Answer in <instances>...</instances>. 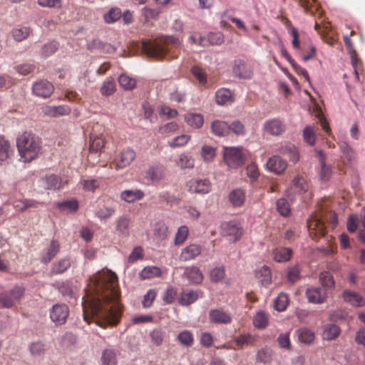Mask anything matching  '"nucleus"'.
<instances>
[{"instance_id":"obj_1","label":"nucleus","mask_w":365,"mask_h":365,"mask_svg":"<svg viewBox=\"0 0 365 365\" xmlns=\"http://www.w3.org/2000/svg\"><path fill=\"white\" fill-rule=\"evenodd\" d=\"M82 305L85 321L94 318L99 327L116 326L122 314L116 274L102 269L91 277Z\"/></svg>"},{"instance_id":"obj_2","label":"nucleus","mask_w":365,"mask_h":365,"mask_svg":"<svg viewBox=\"0 0 365 365\" xmlns=\"http://www.w3.org/2000/svg\"><path fill=\"white\" fill-rule=\"evenodd\" d=\"M180 41L173 36H160L154 40L143 41L142 51L148 57L156 59L177 57L175 50L179 47Z\"/></svg>"},{"instance_id":"obj_3","label":"nucleus","mask_w":365,"mask_h":365,"mask_svg":"<svg viewBox=\"0 0 365 365\" xmlns=\"http://www.w3.org/2000/svg\"><path fill=\"white\" fill-rule=\"evenodd\" d=\"M41 140L31 132L26 131L16 140V147L21 159L24 163H30L36 159L41 150Z\"/></svg>"},{"instance_id":"obj_4","label":"nucleus","mask_w":365,"mask_h":365,"mask_svg":"<svg viewBox=\"0 0 365 365\" xmlns=\"http://www.w3.org/2000/svg\"><path fill=\"white\" fill-rule=\"evenodd\" d=\"M330 220L331 224L335 225L337 221L336 215L334 212H329L324 216L321 212L319 214H316L312 216L307 222V227L309 233V236L312 239H317L325 235V225L324 221Z\"/></svg>"},{"instance_id":"obj_5","label":"nucleus","mask_w":365,"mask_h":365,"mask_svg":"<svg viewBox=\"0 0 365 365\" xmlns=\"http://www.w3.org/2000/svg\"><path fill=\"white\" fill-rule=\"evenodd\" d=\"M245 159L246 154L242 148H225L224 160L228 167L237 168L245 163Z\"/></svg>"},{"instance_id":"obj_6","label":"nucleus","mask_w":365,"mask_h":365,"mask_svg":"<svg viewBox=\"0 0 365 365\" xmlns=\"http://www.w3.org/2000/svg\"><path fill=\"white\" fill-rule=\"evenodd\" d=\"M25 289L22 287H15L11 290L0 294V304L4 308H11L19 302L24 294Z\"/></svg>"},{"instance_id":"obj_7","label":"nucleus","mask_w":365,"mask_h":365,"mask_svg":"<svg viewBox=\"0 0 365 365\" xmlns=\"http://www.w3.org/2000/svg\"><path fill=\"white\" fill-rule=\"evenodd\" d=\"M243 233L242 226L235 220L225 222L221 225V234L231 242L238 241Z\"/></svg>"},{"instance_id":"obj_8","label":"nucleus","mask_w":365,"mask_h":365,"mask_svg":"<svg viewBox=\"0 0 365 365\" xmlns=\"http://www.w3.org/2000/svg\"><path fill=\"white\" fill-rule=\"evenodd\" d=\"M136 153L130 148L120 150L115 157L113 164L116 170L123 169L129 166L135 159Z\"/></svg>"},{"instance_id":"obj_9","label":"nucleus","mask_w":365,"mask_h":365,"mask_svg":"<svg viewBox=\"0 0 365 365\" xmlns=\"http://www.w3.org/2000/svg\"><path fill=\"white\" fill-rule=\"evenodd\" d=\"M69 314V309L65 304H56L50 310V318L56 325L64 324Z\"/></svg>"},{"instance_id":"obj_10","label":"nucleus","mask_w":365,"mask_h":365,"mask_svg":"<svg viewBox=\"0 0 365 365\" xmlns=\"http://www.w3.org/2000/svg\"><path fill=\"white\" fill-rule=\"evenodd\" d=\"M208 317L210 322L213 324H230L232 322V314L221 308L210 309Z\"/></svg>"},{"instance_id":"obj_11","label":"nucleus","mask_w":365,"mask_h":365,"mask_svg":"<svg viewBox=\"0 0 365 365\" xmlns=\"http://www.w3.org/2000/svg\"><path fill=\"white\" fill-rule=\"evenodd\" d=\"M285 130V125L278 118H272L267 120L263 125V131L265 134L278 136Z\"/></svg>"},{"instance_id":"obj_12","label":"nucleus","mask_w":365,"mask_h":365,"mask_svg":"<svg viewBox=\"0 0 365 365\" xmlns=\"http://www.w3.org/2000/svg\"><path fill=\"white\" fill-rule=\"evenodd\" d=\"M306 297L309 302L319 304L326 302L328 292L322 287H312L307 289Z\"/></svg>"},{"instance_id":"obj_13","label":"nucleus","mask_w":365,"mask_h":365,"mask_svg":"<svg viewBox=\"0 0 365 365\" xmlns=\"http://www.w3.org/2000/svg\"><path fill=\"white\" fill-rule=\"evenodd\" d=\"M343 38L345 46L351 58V64L354 70L355 78L356 81H359L358 69L361 66V61L357 56L356 52L354 49V44L350 38V36H349L348 35H344Z\"/></svg>"},{"instance_id":"obj_14","label":"nucleus","mask_w":365,"mask_h":365,"mask_svg":"<svg viewBox=\"0 0 365 365\" xmlns=\"http://www.w3.org/2000/svg\"><path fill=\"white\" fill-rule=\"evenodd\" d=\"M54 91V87L48 81L40 80L34 83L32 87L33 93L41 98L49 97Z\"/></svg>"},{"instance_id":"obj_15","label":"nucleus","mask_w":365,"mask_h":365,"mask_svg":"<svg viewBox=\"0 0 365 365\" xmlns=\"http://www.w3.org/2000/svg\"><path fill=\"white\" fill-rule=\"evenodd\" d=\"M187 187L190 192L206 194L210 191L211 184L207 179H195L189 181L187 184Z\"/></svg>"},{"instance_id":"obj_16","label":"nucleus","mask_w":365,"mask_h":365,"mask_svg":"<svg viewBox=\"0 0 365 365\" xmlns=\"http://www.w3.org/2000/svg\"><path fill=\"white\" fill-rule=\"evenodd\" d=\"M43 203L34 199H27L24 197L16 198L13 202L12 205L16 211L24 212L29 209L38 208Z\"/></svg>"},{"instance_id":"obj_17","label":"nucleus","mask_w":365,"mask_h":365,"mask_svg":"<svg viewBox=\"0 0 365 365\" xmlns=\"http://www.w3.org/2000/svg\"><path fill=\"white\" fill-rule=\"evenodd\" d=\"M60 251V244L56 240H52L49 245L43 251L40 260L43 264L50 262Z\"/></svg>"},{"instance_id":"obj_18","label":"nucleus","mask_w":365,"mask_h":365,"mask_svg":"<svg viewBox=\"0 0 365 365\" xmlns=\"http://www.w3.org/2000/svg\"><path fill=\"white\" fill-rule=\"evenodd\" d=\"M287 166V162L278 155H273L269 158L267 163V168L277 175L283 173L286 170Z\"/></svg>"},{"instance_id":"obj_19","label":"nucleus","mask_w":365,"mask_h":365,"mask_svg":"<svg viewBox=\"0 0 365 365\" xmlns=\"http://www.w3.org/2000/svg\"><path fill=\"white\" fill-rule=\"evenodd\" d=\"M232 71L235 76L245 79L251 78L253 74L250 66L241 60L235 61Z\"/></svg>"},{"instance_id":"obj_20","label":"nucleus","mask_w":365,"mask_h":365,"mask_svg":"<svg viewBox=\"0 0 365 365\" xmlns=\"http://www.w3.org/2000/svg\"><path fill=\"white\" fill-rule=\"evenodd\" d=\"M131 219L128 215H123L115 221V230L120 237H128L130 235Z\"/></svg>"},{"instance_id":"obj_21","label":"nucleus","mask_w":365,"mask_h":365,"mask_svg":"<svg viewBox=\"0 0 365 365\" xmlns=\"http://www.w3.org/2000/svg\"><path fill=\"white\" fill-rule=\"evenodd\" d=\"M344 302L354 307H362L365 305V298L359 293L351 290H345L342 294Z\"/></svg>"},{"instance_id":"obj_22","label":"nucleus","mask_w":365,"mask_h":365,"mask_svg":"<svg viewBox=\"0 0 365 365\" xmlns=\"http://www.w3.org/2000/svg\"><path fill=\"white\" fill-rule=\"evenodd\" d=\"M45 188L47 190H57L63 188L66 182L62 181V179L56 175L51 174L47 175L42 178Z\"/></svg>"},{"instance_id":"obj_23","label":"nucleus","mask_w":365,"mask_h":365,"mask_svg":"<svg viewBox=\"0 0 365 365\" xmlns=\"http://www.w3.org/2000/svg\"><path fill=\"white\" fill-rule=\"evenodd\" d=\"M202 252L200 245L191 244L182 250L180 258L182 261H189L199 256Z\"/></svg>"},{"instance_id":"obj_24","label":"nucleus","mask_w":365,"mask_h":365,"mask_svg":"<svg viewBox=\"0 0 365 365\" xmlns=\"http://www.w3.org/2000/svg\"><path fill=\"white\" fill-rule=\"evenodd\" d=\"M144 197L145 192L140 189L125 190L120 195V198L128 203L141 200Z\"/></svg>"},{"instance_id":"obj_25","label":"nucleus","mask_w":365,"mask_h":365,"mask_svg":"<svg viewBox=\"0 0 365 365\" xmlns=\"http://www.w3.org/2000/svg\"><path fill=\"white\" fill-rule=\"evenodd\" d=\"M279 153L289 158V160L296 163L299 158L297 147L289 143L282 145L278 150Z\"/></svg>"},{"instance_id":"obj_26","label":"nucleus","mask_w":365,"mask_h":365,"mask_svg":"<svg viewBox=\"0 0 365 365\" xmlns=\"http://www.w3.org/2000/svg\"><path fill=\"white\" fill-rule=\"evenodd\" d=\"M165 169L162 165L150 166L145 173V178L153 182H158L164 178Z\"/></svg>"},{"instance_id":"obj_27","label":"nucleus","mask_w":365,"mask_h":365,"mask_svg":"<svg viewBox=\"0 0 365 365\" xmlns=\"http://www.w3.org/2000/svg\"><path fill=\"white\" fill-rule=\"evenodd\" d=\"M255 277L258 282L264 287H267L272 283L271 269L267 266H262L255 271Z\"/></svg>"},{"instance_id":"obj_28","label":"nucleus","mask_w":365,"mask_h":365,"mask_svg":"<svg viewBox=\"0 0 365 365\" xmlns=\"http://www.w3.org/2000/svg\"><path fill=\"white\" fill-rule=\"evenodd\" d=\"M216 103L218 105L231 103L234 101V96L230 90L225 88L218 89L215 93Z\"/></svg>"},{"instance_id":"obj_29","label":"nucleus","mask_w":365,"mask_h":365,"mask_svg":"<svg viewBox=\"0 0 365 365\" xmlns=\"http://www.w3.org/2000/svg\"><path fill=\"white\" fill-rule=\"evenodd\" d=\"M71 259L69 257H63L54 262L51 269L53 274H61L67 271L71 267Z\"/></svg>"},{"instance_id":"obj_30","label":"nucleus","mask_w":365,"mask_h":365,"mask_svg":"<svg viewBox=\"0 0 365 365\" xmlns=\"http://www.w3.org/2000/svg\"><path fill=\"white\" fill-rule=\"evenodd\" d=\"M29 350L32 356H41L46 353L47 345L46 342L41 340L33 341L29 345Z\"/></svg>"},{"instance_id":"obj_31","label":"nucleus","mask_w":365,"mask_h":365,"mask_svg":"<svg viewBox=\"0 0 365 365\" xmlns=\"http://www.w3.org/2000/svg\"><path fill=\"white\" fill-rule=\"evenodd\" d=\"M185 274L192 283L200 284L203 280V275L197 267L192 266L186 267Z\"/></svg>"},{"instance_id":"obj_32","label":"nucleus","mask_w":365,"mask_h":365,"mask_svg":"<svg viewBox=\"0 0 365 365\" xmlns=\"http://www.w3.org/2000/svg\"><path fill=\"white\" fill-rule=\"evenodd\" d=\"M64 297L72 298L74 296V287L69 281L57 282L53 284Z\"/></svg>"},{"instance_id":"obj_33","label":"nucleus","mask_w":365,"mask_h":365,"mask_svg":"<svg viewBox=\"0 0 365 365\" xmlns=\"http://www.w3.org/2000/svg\"><path fill=\"white\" fill-rule=\"evenodd\" d=\"M340 333L341 329L338 326L332 324H328L324 327L322 336L324 340L330 341L338 337Z\"/></svg>"},{"instance_id":"obj_34","label":"nucleus","mask_w":365,"mask_h":365,"mask_svg":"<svg viewBox=\"0 0 365 365\" xmlns=\"http://www.w3.org/2000/svg\"><path fill=\"white\" fill-rule=\"evenodd\" d=\"M274 259L278 262H287L291 259L292 250L287 247H277L273 250Z\"/></svg>"},{"instance_id":"obj_35","label":"nucleus","mask_w":365,"mask_h":365,"mask_svg":"<svg viewBox=\"0 0 365 365\" xmlns=\"http://www.w3.org/2000/svg\"><path fill=\"white\" fill-rule=\"evenodd\" d=\"M185 120L190 127L200 128L203 125L204 117L200 113H187L185 115Z\"/></svg>"},{"instance_id":"obj_36","label":"nucleus","mask_w":365,"mask_h":365,"mask_svg":"<svg viewBox=\"0 0 365 365\" xmlns=\"http://www.w3.org/2000/svg\"><path fill=\"white\" fill-rule=\"evenodd\" d=\"M319 282L322 284V288H323V289L326 290L327 292L329 291L333 290L335 287V282L334 277L329 272L324 271L320 273Z\"/></svg>"},{"instance_id":"obj_37","label":"nucleus","mask_w":365,"mask_h":365,"mask_svg":"<svg viewBox=\"0 0 365 365\" xmlns=\"http://www.w3.org/2000/svg\"><path fill=\"white\" fill-rule=\"evenodd\" d=\"M199 298L197 292L193 290L183 291L179 297V303L182 306L189 305Z\"/></svg>"},{"instance_id":"obj_38","label":"nucleus","mask_w":365,"mask_h":365,"mask_svg":"<svg viewBox=\"0 0 365 365\" xmlns=\"http://www.w3.org/2000/svg\"><path fill=\"white\" fill-rule=\"evenodd\" d=\"M71 109L67 106H49L45 110V113L51 117H59L68 115Z\"/></svg>"},{"instance_id":"obj_39","label":"nucleus","mask_w":365,"mask_h":365,"mask_svg":"<svg viewBox=\"0 0 365 365\" xmlns=\"http://www.w3.org/2000/svg\"><path fill=\"white\" fill-rule=\"evenodd\" d=\"M11 153L12 150L9 140L0 136V165L10 157Z\"/></svg>"},{"instance_id":"obj_40","label":"nucleus","mask_w":365,"mask_h":365,"mask_svg":"<svg viewBox=\"0 0 365 365\" xmlns=\"http://www.w3.org/2000/svg\"><path fill=\"white\" fill-rule=\"evenodd\" d=\"M211 129L212 133L218 136L225 135L230 132V126L227 123L217 120L212 123Z\"/></svg>"},{"instance_id":"obj_41","label":"nucleus","mask_w":365,"mask_h":365,"mask_svg":"<svg viewBox=\"0 0 365 365\" xmlns=\"http://www.w3.org/2000/svg\"><path fill=\"white\" fill-rule=\"evenodd\" d=\"M11 34L15 41L21 42L32 34V29L27 26L14 28L13 29Z\"/></svg>"},{"instance_id":"obj_42","label":"nucleus","mask_w":365,"mask_h":365,"mask_svg":"<svg viewBox=\"0 0 365 365\" xmlns=\"http://www.w3.org/2000/svg\"><path fill=\"white\" fill-rule=\"evenodd\" d=\"M229 200L235 207H240L245 200V192L241 189H235L229 195Z\"/></svg>"},{"instance_id":"obj_43","label":"nucleus","mask_w":365,"mask_h":365,"mask_svg":"<svg viewBox=\"0 0 365 365\" xmlns=\"http://www.w3.org/2000/svg\"><path fill=\"white\" fill-rule=\"evenodd\" d=\"M103 365H116L117 354L115 350L111 349H105L101 358Z\"/></svg>"},{"instance_id":"obj_44","label":"nucleus","mask_w":365,"mask_h":365,"mask_svg":"<svg viewBox=\"0 0 365 365\" xmlns=\"http://www.w3.org/2000/svg\"><path fill=\"white\" fill-rule=\"evenodd\" d=\"M153 234L158 239L165 240L168 236V227L163 221H158L154 225Z\"/></svg>"},{"instance_id":"obj_45","label":"nucleus","mask_w":365,"mask_h":365,"mask_svg":"<svg viewBox=\"0 0 365 365\" xmlns=\"http://www.w3.org/2000/svg\"><path fill=\"white\" fill-rule=\"evenodd\" d=\"M191 73L201 86L207 85V76L202 68L199 66H194L191 68Z\"/></svg>"},{"instance_id":"obj_46","label":"nucleus","mask_w":365,"mask_h":365,"mask_svg":"<svg viewBox=\"0 0 365 365\" xmlns=\"http://www.w3.org/2000/svg\"><path fill=\"white\" fill-rule=\"evenodd\" d=\"M317 155L319 158V161L321 164V172H320V178L322 180L327 181L329 179L331 173V170L329 166H327L325 165V157L322 150L317 151Z\"/></svg>"},{"instance_id":"obj_47","label":"nucleus","mask_w":365,"mask_h":365,"mask_svg":"<svg viewBox=\"0 0 365 365\" xmlns=\"http://www.w3.org/2000/svg\"><path fill=\"white\" fill-rule=\"evenodd\" d=\"M238 348L242 349L244 346L253 345L255 337L250 334H241L234 339Z\"/></svg>"},{"instance_id":"obj_48","label":"nucleus","mask_w":365,"mask_h":365,"mask_svg":"<svg viewBox=\"0 0 365 365\" xmlns=\"http://www.w3.org/2000/svg\"><path fill=\"white\" fill-rule=\"evenodd\" d=\"M161 270L158 267H146L139 274L141 279H148L153 277H160Z\"/></svg>"},{"instance_id":"obj_49","label":"nucleus","mask_w":365,"mask_h":365,"mask_svg":"<svg viewBox=\"0 0 365 365\" xmlns=\"http://www.w3.org/2000/svg\"><path fill=\"white\" fill-rule=\"evenodd\" d=\"M118 83L125 90L130 91L136 86V79L127 74H121L118 77Z\"/></svg>"},{"instance_id":"obj_50","label":"nucleus","mask_w":365,"mask_h":365,"mask_svg":"<svg viewBox=\"0 0 365 365\" xmlns=\"http://www.w3.org/2000/svg\"><path fill=\"white\" fill-rule=\"evenodd\" d=\"M297 333L299 340L304 344H311L315 337L314 333L307 328H301Z\"/></svg>"},{"instance_id":"obj_51","label":"nucleus","mask_w":365,"mask_h":365,"mask_svg":"<svg viewBox=\"0 0 365 365\" xmlns=\"http://www.w3.org/2000/svg\"><path fill=\"white\" fill-rule=\"evenodd\" d=\"M90 150L93 152L101 151L105 145L102 136L95 135L93 133L90 135Z\"/></svg>"},{"instance_id":"obj_52","label":"nucleus","mask_w":365,"mask_h":365,"mask_svg":"<svg viewBox=\"0 0 365 365\" xmlns=\"http://www.w3.org/2000/svg\"><path fill=\"white\" fill-rule=\"evenodd\" d=\"M115 83L113 78H108L103 83L101 93L103 96H108L115 91Z\"/></svg>"},{"instance_id":"obj_53","label":"nucleus","mask_w":365,"mask_h":365,"mask_svg":"<svg viewBox=\"0 0 365 365\" xmlns=\"http://www.w3.org/2000/svg\"><path fill=\"white\" fill-rule=\"evenodd\" d=\"M121 16L120 9L118 7H113L103 15V19L107 24H113L118 21Z\"/></svg>"},{"instance_id":"obj_54","label":"nucleus","mask_w":365,"mask_h":365,"mask_svg":"<svg viewBox=\"0 0 365 365\" xmlns=\"http://www.w3.org/2000/svg\"><path fill=\"white\" fill-rule=\"evenodd\" d=\"M57 207L61 210H69L71 212H76L78 210V202L76 199H71L58 202Z\"/></svg>"},{"instance_id":"obj_55","label":"nucleus","mask_w":365,"mask_h":365,"mask_svg":"<svg viewBox=\"0 0 365 365\" xmlns=\"http://www.w3.org/2000/svg\"><path fill=\"white\" fill-rule=\"evenodd\" d=\"M304 140L309 145H314L316 141V131L314 126L308 125L303 130Z\"/></svg>"},{"instance_id":"obj_56","label":"nucleus","mask_w":365,"mask_h":365,"mask_svg":"<svg viewBox=\"0 0 365 365\" xmlns=\"http://www.w3.org/2000/svg\"><path fill=\"white\" fill-rule=\"evenodd\" d=\"M293 188L295 192L301 194L307 191L309 185L302 177L298 175L293 180Z\"/></svg>"},{"instance_id":"obj_57","label":"nucleus","mask_w":365,"mask_h":365,"mask_svg":"<svg viewBox=\"0 0 365 365\" xmlns=\"http://www.w3.org/2000/svg\"><path fill=\"white\" fill-rule=\"evenodd\" d=\"M189 235V229L186 225L180 226L175 237L174 243L175 245L183 244L187 240Z\"/></svg>"},{"instance_id":"obj_58","label":"nucleus","mask_w":365,"mask_h":365,"mask_svg":"<svg viewBox=\"0 0 365 365\" xmlns=\"http://www.w3.org/2000/svg\"><path fill=\"white\" fill-rule=\"evenodd\" d=\"M268 324V317L264 312H258L253 319V324L258 329H264Z\"/></svg>"},{"instance_id":"obj_59","label":"nucleus","mask_w":365,"mask_h":365,"mask_svg":"<svg viewBox=\"0 0 365 365\" xmlns=\"http://www.w3.org/2000/svg\"><path fill=\"white\" fill-rule=\"evenodd\" d=\"M80 183L85 192H94L100 186V181L97 179H84Z\"/></svg>"},{"instance_id":"obj_60","label":"nucleus","mask_w":365,"mask_h":365,"mask_svg":"<svg viewBox=\"0 0 365 365\" xmlns=\"http://www.w3.org/2000/svg\"><path fill=\"white\" fill-rule=\"evenodd\" d=\"M289 304V299L287 294L280 293L276 298L274 302V307L279 312L285 310Z\"/></svg>"},{"instance_id":"obj_61","label":"nucleus","mask_w":365,"mask_h":365,"mask_svg":"<svg viewBox=\"0 0 365 365\" xmlns=\"http://www.w3.org/2000/svg\"><path fill=\"white\" fill-rule=\"evenodd\" d=\"M179 341L185 346H192L194 343L193 334L187 330L182 331L178 336Z\"/></svg>"},{"instance_id":"obj_62","label":"nucleus","mask_w":365,"mask_h":365,"mask_svg":"<svg viewBox=\"0 0 365 365\" xmlns=\"http://www.w3.org/2000/svg\"><path fill=\"white\" fill-rule=\"evenodd\" d=\"M276 206L277 210L282 216L287 217L289 215L291 212L290 205L286 199H279L276 202Z\"/></svg>"},{"instance_id":"obj_63","label":"nucleus","mask_w":365,"mask_h":365,"mask_svg":"<svg viewBox=\"0 0 365 365\" xmlns=\"http://www.w3.org/2000/svg\"><path fill=\"white\" fill-rule=\"evenodd\" d=\"M190 138L191 137L190 135H181L168 141V143L171 148L182 147L186 145Z\"/></svg>"},{"instance_id":"obj_64","label":"nucleus","mask_w":365,"mask_h":365,"mask_svg":"<svg viewBox=\"0 0 365 365\" xmlns=\"http://www.w3.org/2000/svg\"><path fill=\"white\" fill-rule=\"evenodd\" d=\"M225 276L224 267H218L210 271V277L212 282H218L221 281Z\"/></svg>"}]
</instances>
